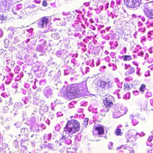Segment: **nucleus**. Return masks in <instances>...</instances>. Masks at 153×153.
I'll return each mask as SVG.
<instances>
[{
	"label": "nucleus",
	"mask_w": 153,
	"mask_h": 153,
	"mask_svg": "<svg viewBox=\"0 0 153 153\" xmlns=\"http://www.w3.org/2000/svg\"><path fill=\"white\" fill-rule=\"evenodd\" d=\"M64 129L69 134H74L80 130V123L76 120H71L67 121Z\"/></svg>",
	"instance_id": "nucleus-1"
},
{
	"label": "nucleus",
	"mask_w": 153,
	"mask_h": 153,
	"mask_svg": "<svg viewBox=\"0 0 153 153\" xmlns=\"http://www.w3.org/2000/svg\"><path fill=\"white\" fill-rule=\"evenodd\" d=\"M153 4L148 3L144 4L143 10L146 16L151 19H153Z\"/></svg>",
	"instance_id": "nucleus-2"
},
{
	"label": "nucleus",
	"mask_w": 153,
	"mask_h": 153,
	"mask_svg": "<svg viewBox=\"0 0 153 153\" xmlns=\"http://www.w3.org/2000/svg\"><path fill=\"white\" fill-rule=\"evenodd\" d=\"M114 98L111 95L105 96L103 100V103L104 105L107 108L112 107L114 105Z\"/></svg>",
	"instance_id": "nucleus-3"
},
{
	"label": "nucleus",
	"mask_w": 153,
	"mask_h": 153,
	"mask_svg": "<svg viewBox=\"0 0 153 153\" xmlns=\"http://www.w3.org/2000/svg\"><path fill=\"white\" fill-rule=\"evenodd\" d=\"M49 22L48 17L45 16L40 18L37 22V26L39 28H43L44 26H46Z\"/></svg>",
	"instance_id": "nucleus-4"
},
{
	"label": "nucleus",
	"mask_w": 153,
	"mask_h": 153,
	"mask_svg": "<svg viewBox=\"0 0 153 153\" xmlns=\"http://www.w3.org/2000/svg\"><path fill=\"white\" fill-rule=\"evenodd\" d=\"M92 133L94 135H98L100 136V135L103 134L104 133V127L101 125L95 126L93 127Z\"/></svg>",
	"instance_id": "nucleus-5"
},
{
	"label": "nucleus",
	"mask_w": 153,
	"mask_h": 153,
	"mask_svg": "<svg viewBox=\"0 0 153 153\" xmlns=\"http://www.w3.org/2000/svg\"><path fill=\"white\" fill-rule=\"evenodd\" d=\"M67 91H71L72 92L78 95L79 92V89L77 85H72L68 86L66 88Z\"/></svg>",
	"instance_id": "nucleus-6"
},
{
	"label": "nucleus",
	"mask_w": 153,
	"mask_h": 153,
	"mask_svg": "<svg viewBox=\"0 0 153 153\" xmlns=\"http://www.w3.org/2000/svg\"><path fill=\"white\" fill-rule=\"evenodd\" d=\"M112 86V84L110 81L107 82L105 81H102L100 82V87L101 88L105 90L109 88Z\"/></svg>",
	"instance_id": "nucleus-7"
},
{
	"label": "nucleus",
	"mask_w": 153,
	"mask_h": 153,
	"mask_svg": "<svg viewBox=\"0 0 153 153\" xmlns=\"http://www.w3.org/2000/svg\"><path fill=\"white\" fill-rule=\"evenodd\" d=\"M65 95L68 100H71L76 97L77 95L71 91H67Z\"/></svg>",
	"instance_id": "nucleus-8"
},
{
	"label": "nucleus",
	"mask_w": 153,
	"mask_h": 153,
	"mask_svg": "<svg viewBox=\"0 0 153 153\" xmlns=\"http://www.w3.org/2000/svg\"><path fill=\"white\" fill-rule=\"evenodd\" d=\"M141 0H133V8H137L140 5Z\"/></svg>",
	"instance_id": "nucleus-9"
},
{
	"label": "nucleus",
	"mask_w": 153,
	"mask_h": 153,
	"mask_svg": "<svg viewBox=\"0 0 153 153\" xmlns=\"http://www.w3.org/2000/svg\"><path fill=\"white\" fill-rule=\"evenodd\" d=\"M124 1L127 7L133 8V0H124Z\"/></svg>",
	"instance_id": "nucleus-10"
},
{
	"label": "nucleus",
	"mask_w": 153,
	"mask_h": 153,
	"mask_svg": "<svg viewBox=\"0 0 153 153\" xmlns=\"http://www.w3.org/2000/svg\"><path fill=\"white\" fill-rule=\"evenodd\" d=\"M126 138L127 139L126 142H133L134 139V137L133 136H132L130 134H127L126 135Z\"/></svg>",
	"instance_id": "nucleus-11"
},
{
	"label": "nucleus",
	"mask_w": 153,
	"mask_h": 153,
	"mask_svg": "<svg viewBox=\"0 0 153 153\" xmlns=\"http://www.w3.org/2000/svg\"><path fill=\"white\" fill-rule=\"evenodd\" d=\"M122 115V114L119 112H117L116 111L114 112L113 113V117L115 118H117L120 117Z\"/></svg>",
	"instance_id": "nucleus-12"
},
{
	"label": "nucleus",
	"mask_w": 153,
	"mask_h": 153,
	"mask_svg": "<svg viewBox=\"0 0 153 153\" xmlns=\"http://www.w3.org/2000/svg\"><path fill=\"white\" fill-rule=\"evenodd\" d=\"M129 84L127 83H125L124 85V89L126 91H128L130 90Z\"/></svg>",
	"instance_id": "nucleus-13"
},
{
	"label": "nucleus",
	"mask_w": 153,
	"mask_h": 153,
	"mask_svg": "<svg viewBox=\"0 0 153 153\" xmlns=\"http://www.w3.org/2000/svg\"><path fill=\"white\" fill-rule=\"evenodd\" d=\"M11 2V0H2V4L4 6L10 4Z\"/></svg>",
	"instance_id": "nucleus-14"
},
{
	"label": "nucleus",
	"mask_w": 153,
	"mask_h": 153,
	"mask_svg": "<svg viewBox=\"0 0 153 153\" xmlns=\"http://www.w3.org/2000/svg\"><path fill=\"white\" fill-rule=\"evenodd\" d=\"M146 87V85L144 84H143L141 85L139 89L141 93H143L145 91Z\"/></svg>",
	"instance_id": "nucleus-15"
},
{
	"label": "nucleus",
	"mask_w": 153,
	"mask_h": 153,
	"mask_svg": "<svg viewBox=\"0 0 153 153\" xmlns=\"http://www.w3.org/2000/svg\"><path fill=\"white\" fill-rule=\"evenodd\" d=\"M115 134L117 136H121L123 134L121 132V130L119 128H117L116 129L115 131Z\"/></svg>",
	"instance_id": "nucleus-16"
},
{
	"label": "nucleus",
	"mask_w": 153,
	"mask_h": 153,
	"mask_svg": "<svg viewBox=\"0 0 153 153\" xmlns=\"http://www.w3.org/2000/svg\"><path fill=\"white\" fill-rule=\"evenodd\" d=\"M123 60L125 61H129L132 58L130 55H125L123 56Z\"/></svg>",
	"instance_id": "nucleus-17"
},
{
	"label": "nucleus",
	"mask_w": 153,
	"mask_h": 153,
	"mask_svg": "<svg viewBox=\"0 0 153 153\" xmlns=\"http://www.w3.org/2000/svg\"><path fill=\"white\" fill-rule=\"evenodd\" d=\"M127 71L128 74H131L134 72V68H130L128 69Z\"/></svg>",
	"instance_id": "nucleus-18"
},
{
	"label": "nucleus",
	"mask_w": 153,
	"mask_h": 153,
	"mask_svg": "<svg viewBox=\"0 0 153 153\" xmlns=\"http://www.w3.org/2000/svg\"><path fill=\"white\" fill-rule=\"evenodd\" d=\"M145 96L147 98L150 97L152 96V93L150 92H147L145 93Z\"/></svg>",
	"instance_id": "nucleus-19"
},
{
	"label": "nucleus",
	"mask_w": 153,
	"mask_h": 153,
	"mask_svg": "<svg viewBox=\"0 0 153 153\" xmlns=\"http://www.w3.org/2000/svg\"><path fill=\"white\" fill-rule=\"evenodd\" d=\"M108 146L109 149H111L113 148V143L111 142L108 143Z\"/></svg>",
	"instance_id": "nucleus-20"
},
{
	"label": "nucleus",
	"mask_w": 153,
	"mask_h": 153,
	"mask_svg": "<svg viewBox=\"0 0 153 153\" xmlns=\"http://www.w3.org/2000/svg\"><path fill=\"white\" fill-rule=\"evenodd\" d=\"M0 152L1 153H5V151L4 149L0 147Z\"/></svg>",
	"instance_id": "nucleus-21"
},
{
	"label": "nucleus",
	"mask_w": 153,
	"mask_h": 153,
	"mask_svg": "<svg viewBox=\"0 0 153 153\" xmlns=\"http://www.w3.org/2000/svg\"><path fill=\"white\" fill-rule=\"evenodd\" d=\"M7 18L6 17L0 15V19H1V20H5Z\"/></svg>",
	"instance_id": "nucleus-22"
},
{
	"label": "nucleus",
	"mask_w": 153,
	"mask_h": 153,
	"mask_svg": "<svg viewBox=\"0 0 153 153\" xmlns=\"http://www.w3.org/2000/svg\"><path fill=\"white\" fill-rule=\"evenodd\" d=\"M42 5L44 6H46L47 5V3L45 1H44L42 2Z\"/></svg>",
	"instance_id": "nucleus-23"
},
{
	"label": "nucleus",
	"mask_w": 153,
	"mask_h": 153,
	"mask_svg": "<svg viewBox=\"0 0 153 153\" xmlns=\"http://www.w3.org/2000/svg\"><path fill=\"white\" fill-rule=\"evenodd\" d=\"M2 36V32L0 31V38H1Z\"/></svg>",
	"instance_id": "nucleus-24"
},
{
	"label": "nucleus",
	"mask_w": 153,
	"mask_h": 153,
	"mask_svg": "<svg viewBox=\"0 0 153 153\" xmlns=\"http://www.w3.org/2000/svg\"><path fill=\"white\" fill-rule=\"evenodd\" d=\"M147 153H152V152H151V150H148L147 151Z\"/></svg>",
	"instance_id": "nucleus-25"
},
{
	"label": "nucleus",
	"mask_w": 153,
	"mask_h": 153,
	"mask_svg": "<svg viewBox=\"0 0 153 153\" xmlns=\"http://www.w3.org/2000/svg\"><path fill=\"white\" fill-rule=\"evenodd\" d=\"M148 140L150 141H151L152 140V139L151 138H149L148 139Z\"/></svg>",
	"instance_id": "nucleus-26"
},
{
	"label": "nucleus",
	"mask_w": 153,
	"mask_h": 153,
	"mask_svg": "<svg viewBox=\"0 0 153 153\" xmlns=\"http://www.w3.org/2000/svg\"><path fill=\"white\" fill-rule=\"evenodd\" d=\"M62 138H65V136H64V135H63L62 136Z\"/></svg>",
	"instance_id": "nucleus-27"
},
{
	"label": "nucleus",
	"mask_w": 153,
	"mask_h": 153,
	"mask_svg": "<svg viewBox=\"0 0 153 153\" xmlns=\"http://www.w3.org/2000/svg\"><path fill=\"white\" fill-rule=\"evenodd\" d=\"M73 117V116H71L70 117V118H72Z\"/></svg>",
	"instance_id": "nucleus-28"
},
{
	"label": "nucleus",
	"mask_w": 153,
	"mask_h": 153,
	"mask_svg": "<svg viewBox=\"0 0 153 153\" xmlns=\"http://www.w3.org/2000/svg\"><path fill=\"white\" fill-rule=\"evenodd\" d=\"M14 14H16V13H14Z\"/></svg>",
	"instance_id": "nucleus-29"
},
{
	"label": "nucleus",
	"mask_w": 153,
	"mask_h": 153,
	"mask_svg": "<svg viewBox=\"0 0 153 153\" xmlns=\"http://www.w3.org/2000/svg\"><path fill=\"white\" fill-rule=\"evenodd\" d=\"M117 149H118V147H117Z\"/></svg>",
	"instance_id": "nucleus-30"
},
{
	"label": "nucleus",
	"mask_w": 153,
	"mask_h": 153,
	"mask_svg": "<svg viewBox=\"0 0 153 153\" xmlns=\"http://www.w3.org/2000/svg\"><path fill=\"white\" fill-rule=\"evenodd\" d=\"M71 153H74L73 152H71Z\"/></svg>",
	"instance_id": "nucleus-31"
},
{
	"label": "nucleus",
	"mask_w": 153,
	"mask_h": 153,
	"mask_svg": "<svg viewBox=\"0 0 153 153\" xmlns=\"http://www.w3.org/2000/svg\"><path fill=\"white\" fill-rule=\"evenodd\" d=\"M96 141H97V140H96Z\"/></svg>",
	"instance_id": "nucleus-32"
},
{
	"label": "nucleus",
	"mask_w": 153,
	"mask_h": 153,
	"mask_svg": "<svg viewBox=\"0 0 153 153\" xmlns=\"http://www.w3.org/2000/svg\"><path fill=\"white\" fill-rule=\"evenodd\" d=\"M36 153H37V152H36Z\"/></svg>",
	"instance_id": "nucleus-33"
}]
</instances>
